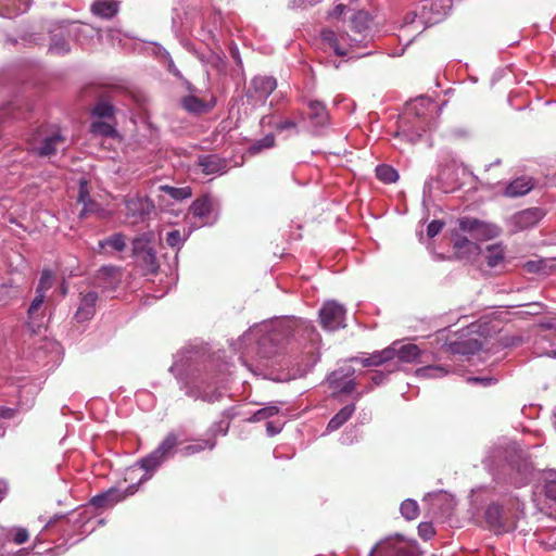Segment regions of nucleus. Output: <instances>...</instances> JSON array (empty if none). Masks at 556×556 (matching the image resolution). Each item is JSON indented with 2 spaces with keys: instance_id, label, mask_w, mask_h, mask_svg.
I'll return each instance as SVG.
<instances>
[{
  "instance_id": "f257e3e1",
  "label": "nucleus",
  "mask_w": 556,
  "mask_h": 556,
  "mask_svg": "<svg viewBox=\"0 0 556 556\" xmlns=\"http://www.w3.org/2000/svg\"><path fill=\"white\" fill-rule=\"evenodd\" d=\"M315 331L306 321L299 318H286L278 321L271 332L269 340L277 345H301L302 342L308 341L304 348L307 349L306 354L309 355L312 363L318 358L317 349L313 343Z\"/></svg>"
},
{
  "instance_id": "f03ea898",
  "label": "nucleus",
  "mask_w": 556,
  "mask_h": 556,
  "mask_svg": "<svg viewBox=\"0 0 556 556\" xmlns=\"http://www.w3.org/2000/svg\"><path fill=\"white\" fill-rule=\"evenodd\" d=\"M28 150L38 156H51L65 143V138L59 131H48L38 128L27 140Z\"/></svg>"
},
{
  "instance_id": "7ed1b4c3",
  "label": "nucleus",
  "mask_w": 556,
  "mask_h": 556,
  "mask_svg": "<svg viewBox=\"0 0 556 556\" xmlns=\"http://www.w3.org/2000/svg\"><path fill=\"white\" fill-rule=\"evenodd\" d=\"M369 556H419V549L416 541H407L396 534L378 542Z\"/></svg>"
},
{
  "instance_id": "20e7f679",
  "label": "nucleus",
  "mask_w": 556,
  "mask_h": 556,
  "mask_svg": "<svg viewBox=\"0 0 556 556\" xmlns=\"http://www.w3.org/2000/svg\"><path fill=\"white\" fill-rule=\"evenodd\" d=\"M179 444V435L175 432H169L155 450H153L146 457L138 460V465L146 471H154L173 455L174 450Z\"/></svg>"
},
{
  "instance_id": "39448f33",
  "label": "nucleus",
  "mask_w": 556,
  "mask_h": 556,
  "mask_svg": "<svg viewBox=\"0 0 556 556\" xmlns=\"http://www.w3.org/2000/svg\"><path fill=\"white\" fill-rule=\"evenodd\" d=\"M485 522L496 533L514 531L517 526V515L511 508H505L492 503L484 513Z\"/></svg>"
},
{
  "instance_id": "423d86ee",
  "label": "nucleus",
  "mask_w": 556,
  "mask_h": 556,
  "mask_svg": "<svg viewBox=\"0 0 556 556\" xmlns=\"http://www.w3.org/2000/svg\"><path fill=\"white\" fill-rule=\"evenodd\" d=\"M412 110L409 109L400 119L396 136H403L407 141L415 143L421 137V134L427 130L428 123L421 119L417 113L412 117Z\"/></svg>"
},
{
  "instance_id": "0eeeda50",
  "label": "nucleus",
  "mask_w": 556,
  "mask_h": 556,
  "mask_svg": "<svg viewBox=\"0 0 556 556\" xmlns=\"http://www.w3.org/2000/svg\"><path fill=\"white\" fill-rule=\"evenodd\" d=\"M320 324L324 329L333 331L341 327H345V309L336 301H328L324 303L319 311Z\"/></svg>"
},
{
  "instance_id": "6e6552de",
  "label": "nucleus",
  "mask_w": 556,
  "mask_h": 556,
  "mask_svg": "<svg viewBox=\"0 0 556 556\" xmlns=\"http://www.w3.org/2000/svg\"><path fill=\"white\" fill-rule=\"evenodd\" d=\"M45 294H37L35 299L31 301L28 311H27V320L25 323V328L28 331L29 336H36L41 332L45 328V317H46V308L43 306L45 303Z\"/></svg>"
},
{
  "instance_id": "1a4fd4ad",
  "label": "nucleus",
  "mask_w": 556,
  "mask_h": 556,
  "mask_svg": "<svg viewBox=\"0 0 556 556\" xmlns=\"http://www.w3.org/2000/svg\"><path fill=\"white\" fill-rule=\"evenodd\" d=\"M127 216L134 218V223L144 220L154 212L155 205L149 198L136 197L126 200Z\"/></svg>"
},
{
  "instance_id": "9d476101",
  "label": "nucleus",
  "mask_w": 556,
  "mask_h": 556,
  "mask_svg": "<svg viewBox=\"0 0 556 556\" xmlns=\"http://www.w3.org/2000/svg\"><path fill=\"white\" fill-rule=\"evenodd\" d=\"M136 490V485H129L125 492H122L117 489H110L101 494L93 496L90 503L96 508L105 509L124 500L127 495H132Z\"/></svg>"
},
{
  "instance_id": "9b49d317",
  "label": "nucleus",
  "mask_w": 556,
  "mask_h": 556,
  "mask_svg": "<svg viewBox=\"0 0 556 556\" xmlns=\"http://www.w3.org/2000/svg\"><path fill=\"white\" fill-rule=\"evenodd\" d=\"M80 300L74 318L77 323H84L90 320L96 314V305L99 295L96 291L90 290L87 292H80Z\"/></svg>"
},
{
  "instance_id": "f8f14e48",
  "label": "nucleus",
  "mask_w": 556,
  "mask_h": 556,
  "mask_svg": "<svg viewBox=\"0 0 556 556\" xmlns=\"http://www.w3.org/2000/svg\"><path fill=\"white\" fill-rule=\"evenodd\" d=\"M545 216V211L541 207H529L517 212L511 217V222L518 230H525L535 226Z\"/></svg>"
},
{
  "instance_id": "ddd939ff",
  "label": "nucleus",
  "mask_w": 556,
  "mask_h": 556,
  "mask_svg": "<svg viewBox=\"0 0 556 556\" xmlns=\"http://www.w3.org/2000/svg\"><path fill=\"white\" fill-rule=\"evenodd\" d=\"M452 242L457 258L468 260L480 252V247L476 242L458 232L453 233Z\"/></svg>"
},
{
  "instance_id": "4468645a",
  "label": "nucleus",
  "mask_w": 556,
  "mask_h": 556,
  "mask_svg": "<svg viewBox=\"0 0 556 556\" xmlns=\"http://www.w3.org/2000/svg\"><path fill=\"white\" fill-rule=\"evenodd\" d=\"M197 164L205 175L223 174L227 170V161L216 154L200 155Z\"/></svg>"
},
{
  "instance_id": "2eb2a0df",
  "label": "nucleus",
  "mask_w": 556,
  "mask_h": 556,
  "mask_svg": "<svg viewBox=\"0 0 556 556\" xmlns=\"http://www.w3.org/2000/svg\"><path fill=\"white\" fill-rule=\"evenodd\" d=\"M277 88V81L274 77L257 76L251 81L249 92H254L260 99H267Z\"/></svg>"
},
{
  "instance_id": "dca6fc26",
  "label": "nucleus",
  "mask_w": 556,
  "mask_h": 556,
  "mask_svg": "<svg viewBox=\"0 0 556 556\" xmlns=\"http://www.w3.org/2000/svg\"><path fill=\"white\" fill-rule=\"evenodd\" d=\"M181 106L189 113L202 115L208 113L215 106V100L204 101L195 96H187L181 99Z\"/></svg>"
},
{
  "instance_id": "f3484780",
  "label": "nucleus",
  "mask_w": 556,
  "mask_h": 556,
  "mask_svg": "<svg viewBox=\"0 0 556 556\" xmlns=\"http://www.w3.org/2000/svg\"><path fill=\"white\" fill-rule=\"evenodd\" d=\"M321 40L331 49H333L334 53L339 56H345L349 53V50L345 48L343 42L346 41L348 35L341 34L338 35L333 30L325 29L321 31Z\"/></svg>"
},
{
  "instance_id": "a211bd4d",
  "label": "nucleus",
  "mask_w": 556,
  "mask_h": 556,
  "mask_svg": "<svg viewBox=\"0 0 556 556\" xmlns=\"http://www.w3.org/2000/svg\"><path fill=\"white\" fill-rule=\"evenodd\" d=\"M481 349V342L473 338L454 341L448 344V351L453 354L459 355H473Z\"/></svg>"
},
{
  "instance_id": "6ab92c4d",
  "label": "nucleus",
  "mask_w": 556,
  "mask_h": 556,
  "mask_svg": "<svg viewBox=\"0 0 556 556\" xmlns=\"http://www.w3.org/2000/svg\"><path fill=\"white\" fill-rule=\"evenodd\" d=\"M534 187L532 178L519 177L513 180L505 189L504 194L509 198H516L527 194Z\"/></svg>"
},
{
  "instance_id": "aec40b11",
  "label": "nucleus",
  "mask_w": 556,
  "mask_h": 556,
  "mask_svg": "<svg viewBox=\"0 0 556 556\" xmlns=\"http://www.w3.org/2000/svg\"><path fill=\"white\" fill-rule=\"evenodd\" d=\"M308 118L316 126H325L329 119V113L326 105L317 100H311L307 103Z\"/></svg>"
},
{
  "instance_id": "412c9836",
  "label": "nucleus",
  "mask_w": 556,
  "mask_h": 556,
  "mask_svg": "<svg viewBox=\"0 0 556 556\" xmlns=\"http://www.w3.org/2000/svg\"><path fill=\"white\" fill-rule=\"evenodd\" d=\"M118 11V3L114 0H96L91 5V12L102 18H112Z\"/></svg>"
},
{
  "instance_id": "4be33fe9",
  "label": "nucleus",
  "mask_w": 556,
  "mask_h": 556,
  "mask_svg": "<svg viewBox=\"0 0 556 556\" xmlns=\"http://www.w3.org/2000/svg\"><path fill=\"white\" fill-rule=\"evenodd\" d=\"M518 463H511L513 469L516 470V473L511 476V482L517 485H523L529 481V477L532 471V467L527 459H522L520 456Z\"/></svg>"
},
{
  "instance_id": "5701e85b",
  "label": "nucleus",
  "mask_w": 556,
  "mask_h": 556,
  "mask_svg": "<svg viewBox=\"0 0 556 556\" xmlns=\"http://www.w3.org/2000/svg\"><path fill=\"white\" fill-rule=\"evenodd\" d=\"M143 275H154L159 271L160 264L153 248L136 257Z\"/></svg>"
},
{
  "instance_id": "b1692460",
  "label": "nucleus",
  "mask_w": 556,
  "mask_h": 556,
  "mask_svg": "<svg viewBox=\"0 0 556 556\" xmlns=\"http://www.w3.org/2000/svg\"><path fill=\"white\" fill-rule=\"evenodd\" d=\"M395 357L394 346H389L382 351L371 354L369 357L361 359L364 367L380 366L383 363L391 361Z\"/></svg>"
},
{
  "instance_id": "393cba45",
  "label": "nucleus",
  "mask_w": 556,
  "mask_h": 556,
  "mask_svg": "<svg viewBox=\"0 0 556 556\" xmlns=\"http://www.w3.org/2000/svg\"><path fill=\"white\" fill-rule=\"evenodd\" d=\"M355 405L350 404L342 407L328 422L327 430L334 431L343 426L354 414Z\"/></svg>"
},
{
  "instance_id": "a878e982",
  "label": "nucleus",
  "mask_w": 556,
  "mask_h": 556,
  "mask_svg": "<svg viewBox=\"0 0 556 556\" xmlns=\"http://www.w3.org/2000/svg\"><path fill=\"white\" fill-rule=\"evenodd\" d=\"M391 346H394L395 357L401 362L412 363L420 355V349L418 345L413 343L401 345L399 349H396L395 344H392Z\"/></svg>"
},
{
  "instance_id": "bb28decb",
  "label": "nucleus",
  "mask_w": 556,
  "mask_h": 556,
  "mask_svg": "<svg viewBox=\"0 0 556 556\" xmlns=\"http://www.w3.org/2000/svg\"><path fill=\"white\" fill-rule=\"evenodd\" d=\"M126 236L122 232H116L99 241V247L101 249L111 248L116 252H123L126 249Z\"/></svg>"
},
{
  "instance_id": "cd10ccee",
  "label": "nucleus",
  "mask_w": 556,
  "mask_h": 556,
  "mask_svg": "<svg viewBox=\"0 0 556 556\" xmlns=\"http://www.w3.org/2000/svg\"><path fill=\"white\" fill-rule=\"evenodd\" d=\"M191 212L193 216L204 218L207 217L212 212V200L205 195L197 199L191 205Z\"/></svg>"
},
{
  "instance_id": "c85d7f7f",
  "label": "nucleus",
  "mask_w": 556,
  "mask_h": 556,
  "mask_svg": "<svg viewBox=\"0 0 556 556\" xmlns=\"http://www.w3.org/2000/svg\"><path fill=\"white\" fill-rule=\"evenodd\" d=\"M504 248L502 244H491L486 248L485 261L489 267H496L504 260Z\"/></svg>"
},
{
  "instance_id": "c756f323",
  "label": "nucleus",
  "mask_w": 556,
  "mask_h": 556,
  "mask_svg": "<svg viewBox=\"0 0 556 556\" xmlns=\"http://www.w3.org/2000/svg\"><path fill=\"white\" fill-rule=\"evenodd\" d=\"M160 191L168 194L170 198L177 201L186 200L192 195V189L189 186L177 188L168 185H163L160 186Z\"/></svg>"
},
{
  "instance_id": "7c9ffc66",
  "label": "nucleus",
  "mask_w": 556,
  "mask_h": 556,
  "mask_svg": "<svg viewBox=\"0 0 556 556\" xmlns=\"http://www.w3.org/2000/svg\"><path fill=\"white\" fill-rule=\"evenodd\" d=\"M498 235V228L492 224L479 220L473 240H489Z\"/></svg>"
},
{
  "instance_id": "2f4dec72",
  "label": "nucleus",
  "mask_w": 556,
  "mask_h": 556,
  "mask_svg": "<svg viewBox=\"0 0 556 556\" xmlns=\"http://www.w3.org/2000/svg\"><path fill=\"white\" fill-rule=\"evenodd\" d=\"M376 177L384 184H392L399 179V174L392 166L382 164L376 167Z\"/></svg>"
},
{
  "instance_id": "473e14b6",
  "label": "nucleus",
  "mask_w": 556,
  "mask_h": 556,
  "mask_svg": "<svg viewBox=\"0 0 556 556\" xmlns=\"http://www.w3.org/2000/svg\"><path fill=\"white\" fill-rule=\"evenodd\" d=\"M151 236L143 233L132 240V255L135 257L152 249Z\"/></svg>"
},
{
  "instance_id": "72a5a7b5",
  "label": "nucleus",
  "mask_w": 556,
  "mask_h": 556,
  "mask_svg": "<svg viewBox=\"0 0 556 556\" xmlns=\"http://www.w3.org/2000/svg\"><path fill=\"white\" fill-rule=\"evenodd\" d=\"M400 510L406 520H414L419 516V506L415 500L403 501Z\"/></svg>"
},
{
  "instance_id": "f704fd0d",
  "label": "nucleus",
  "mask_w": 556,
  "mask_h": 556,
  "mask_svg": "<svg viewBox=\"0 0 556 556\" xmlns=\"http://www.w3.org/2000/svg\"><path fill=\"white\" fill-rule=\"evenodd\" d=\"M71 51L68 42L59 36H53L49 46V52L53 55H65Z\"/></svg>"
},
{
  "instance_id": "c9c22d12",
  "label": "nucleus",
  "mask_w": 556,
  "mask_h": 556,
  "mask_svg": "<svg viewBox=\"0 0 556 556\" xmlns=\"http://www.w3.org/2000/svg\"><path fill=\"white\" fill-rule=\"evenodd\" d=\"M447 372L448 370L443 366H426L416 370V375L421 378H440Z\"/></svg>"
},
{
  "instance_id": "e433bc0d",
  "label": "nucleus",
  "mask_w": 556,
  "mask_h": 556,
  "mask_svg": "<svg viewBox=\"0 0 556 556\" xmlns=\"http://www.w3.org/2000/svg\"><path fill=\"white\" fill-rule=\"evenodd\" d=\"M90 131L96 136L103 137H113L116 134L115 128L111 124L101 121L91 123Z\"/></svg>"
},
{
  "instance_id": "4c0bfd02",
  "label": "nucleus",
  "mask_w": 556,
  "mask_h": 556,
  "mask_svg": "<svg viewBox=\"0 0 556 556\" xmlns=\"http://www.w3.org/2000/svg\"><path fill=\"white\" fill-rule=\"evenodd\" d=\"M274 146H275V136L273 134H267L262 139L253 142L249 148V152H250V154L255 155V154L260 153L262 150L273 148Z\"/></svg>"
},
{
  "instance_id": "58836bf2",
  "label": "nucleus",
  "mask_w": 556,
  "mask_h": 556,
  "mask_svg": "<svg viewBox=\"0 0 556 556\" xmlns=\"http://www.w3.org/2000/svg\"><path fill=\"white\" fill-rule=\"evenodd\" d=\"M114 106L106 101H99L92 110V114L98 117L111 118L114 116Z\"/></svg>"
},
{
  "instance_id": "ea45409f",
  "label": "nucleus",
  "mask_w": 556,
  "mask_h": 556,
  "mask_svg": "<svg viewBox=\"0 0 556 556\" xmlns=\"http://www.w3.org/2000/svg\"><path fill=\"white\" fill-rule=\"evenodd\" d=\"M279 408L275 405L263 407L256 410L249 419L252 422H258L278 414Z\"/></svg>"
},
{
  "instance_id": "a19ab883",
  "label": "nucleus",
  "mask_w": 556,
  "mask_h": 556,
  "mask_svg": "<svg viewBox=\"0 0 556 556\" xmlns=\"http://www.w3.org/2000/svg\"><path fill=\"white\" fill-rule=\"evenodd\" d=\"M479 219L473 217H463L458 220L459 230L462 232H467L470 235L471 239H473V236L477 230Z\"/></svg>"
},
{
  "instance_id": "79ce46f5",
  "label": "nucleus",
  "mask_w": 556,
  "mask_h": 556,
  "mask_svg": "<svg viewBox=\"0 0 556 556\" xmlns=\"http://www.w3.org/2000/svg\"><path fill=\"white\" fill-rule=\"evenodd\" d=\"M52 273L48 269H43L36 289V293L46 295V292L52 287Z\"/></svg>"
},
{
  "instance_id": "37998d69",
  "label": "nucleus",
  "mask_w": 556,
  "mask_h": 556,
  "mask_svg": "<svg viewBox=\"0 0 556 556\" xmlns=\"http://www.w3.org/2000/svg\"><path fill=\"white\" fill-rule=\"evenodd\" d=\"M18 294V289L16 287L2 285L0 287V304H5L8 298H15Z\"/></svg>"
},
{
  "instance_id": "c03bdc74",
  "label": "nucleus",
  "mask_w": 556,
  "mask_h": 556,
  "mask_svg": "<svg viewBox=\"0 0 556 556\" xmlns=\"http://www.w3.org/2000/svg\"><path fill=\"white\" fill-rule=\"evenodd\" d=\"M418 534L424 540H430L435 534L434 527L432 522H421L418 526Z\"/></svg>"
},
{
  "instance_id": "a18cd8bd",
  "label": "nucleus",
  "mask_w": 556,
  "mask_h": 556,
  "mask_svg": "<svg viewBox=\"0 0 556 556\" xmlns=\"http://www.w3.org/2000/svg\"><path fill=\"white\" fill-rule=\"evenodd\" d=\"M83 208L79 212V218H85L90 214H94L100 210V205L93 201L92 199H89L88 202L83 204Z\"/></svg>"
},
{
  "instance_id": "49530a36",
  "label": "nucleus",
  "mask_w": 556,
  "mask_h": 556,
  "mask_svg": "<svg viewBox=\"0 0 556 556\" xmlns=\"http://www.w3.org/2000/svg\"><path fill=\"white\" fill-rule=\"evenodd\" d=\"M89 199H91V198L89 195L88 182L86 180H80L77 201H78V203L84 204V203L88 202Z\"/></svg>"
},
{
  "instance_id": "de8ad7c7",
  "label": "nucleus",
  "mask_w": 556,
  "mask_h": 556,
  "mask_svg": "<svg viewBox=\"0 0 556 556\" xmlns=\"http://www.w3.org/2000/svg\"><path fill=\"white\" fill-rule=\"evenodd\" d=\"M180 242H181V233L179 230L175 229V230L167 232L166 243L169 247H172V248L178 247L180 244Z\"/></svg>"
},
{
  "instance_id": "09e8293b",
  "label": "nucleus",
  "mask_w": 556,
  "mask_h": 556,
  "mask_svg": "<svg viewBox=\"0 0 556 556\" xmlns=\"http://www.w3.org/2000/svg\"><path fill=\"white\" fill-rule=\"evenodd\" d=\"M444 223L441 220H432L427 227V235L429 238L435 237L443 228Z\"/></svg>"
},
{
  "instance_id": "8fccbe9b",
  "label": "nucleus",
  "mask_w": 556,
  "mask_h": 556,
  "mask_svg": "<svg viewBox=\"0 0 556 556\" xmlns=\"http://www.w3.org/2000/svg\"><path fill=\"white\" fill-rule=\"evenodd\" d=\"M29 539L28 531L24 528H20L15 531L13 535V542L16 544H24Z\"/></svg>"
},
{
  "instance_id": "3c124183",
  "label": "nucleus",
  "mask_w": 556,
  "mask_h": 556,
  "mask_svg": "<svg viewBox=\"0 0 556 556\" xmlns=\"http://www.w3.org/2000/svg\"><path fill=\"white\" fill-rule=\"evenodd\" d=\"M546 497L556 501V480H549L544 486Z\"/></svg>"
},
{
  "instance_id": "603ef678",
  "label": "nucleus",
  "mask_w": 556,
  "mask_h": 556,
  "mask_svg": "<svg viewBox=\"0 0 556 556\" xmlns=\"http://www.w3.org/2000/svg\"><path fill=\"white\" fill-rule=\"evenodd\" d=\"M203 450H204V446L201 444H191V445H187V446L182 447L181 453L185 456H190V455L200 453Z\"/></svg>"
},
{
  "instance_id": "864d4df0",
  "label": "nucleus",
  "mask_w": 556,
  "mask_h": 556,
  "mask_svg": "<svg viewBox=\"0 0 556 556\" xmlns=\"http://www.w3.org/2000/svg\"><path fill=\"white\" fill-rule=\"evenodd\" d=\"M296 128V123L292 119H285L279 122L276 125V129L279 131L287 130V129H294Z\"/></svg>"
},
{
  "instance_id": "5fc2aeb1",
  "label": "nucleus",
  "mask_w": 556,
  "mask_h": 556,
  "mask_svg": "<svg viewBox=\"0 0 556 556\" xmlns=\"http://www.w3.org/2000/svg\"><path fill=\"white\" fill-rule=\"evenodd\" d=\"M528 273H539L542 269V262H527L525 265Z\"/></svg>"
},
{
  "instance_id": "6e6d98bb",
  "label": "nucleus",
  "mask_w": 556,
  "mask_h": 556,
  "mask_svg": "<svg viewBox=\"0 0 556 556\" xmlns=\"http://www.w3.org/2000/svg\"><path fill=\"white\" fill-rule=\"evenodd\" d=\"M346 7L344 4H337L330 12H329V16L331 17H340L344 11H345Z\"/></svg>"
},
{
  "instance_id": "4d7b16f0",
  "label": "nucleus",
  "mask_w": 556,
  "mask_h": 556,
  "mask_svg": "<svg viewBox=\"0 0 556 556\" xmlns=\"http://www.w3.org/2000/svg\"><path fill=\"white\" fill-rule=\"evenodd\" d=\"M14 414H15V412L12 408L0 407V418L10 419V418L14 417Z\"/></svg>"
},
{
  "instance_id": "13d9d810",
  "label": "nucleus",
  "mask_w": 556,
  "mask_h": 556,
  "mask_svg": "<svg viewBox=\"0 0 556 556\" xmlns=\"http://www.w3.org/2000/svg\"><path fill=\"white\" fill-rule=\"evenodd\" d=\"M355 388V382L353 380H350L343 384L341 388L342 393H351Z\"/></svg>"
},
{
  "instance_id": "bf43d9fd",
  "label": "nucleus",
  "mask_w": 556,
  "mask_h": 556,
  "mask_svg": "<svg viewBox=\"0 0 556 556\" xmlns=\"http://www.w3.org/2000/svg\"><path fill=\"white\" fill-rule=\"evenodd\" d=\"M266 430H267L268 434H270V435H274L280 431V429L275 427L274 424L270 421H268L266 424Z\"/></svg>"
},
{
  "instance_id": "052dcab7",
  "label": "nucleus",
  "mask_w": 556,
  "mask_h": 556,
  "mask_svg": "<svg viewBox=\"0 0 556 556\" xmlns=\"http://www.w3.org/2000/svg\"><path fill=\"white\" fill-rule=\"evenodd\" d=\"M358 21L362 22V23L366 22L367 21V14L363 13V12H358L355 15V17H354L353 23H356Z\"/></svg>"
},
{
  "instance_id": "680f3d73",
  "label": "nucleus",
  "mask_w": 556,
  "mask_h": 556,
  "mask_svg": "<svg viewBox=\"0 0 556 556\" xmlns=\"http://www.w3.org/2000/svg\"><path fill=\"white\" fill-rule=\"evenodd\" d=\"M472 380L476 381V382H483L485 384L490 383L492 381L491 378H473Z\"/></svg>"
},
{
  "instance_id": "e2e57ef3",
  "label": "nucleus",
  "mask_w": 556,
  "mask_h": 556,
  "mask_svg": "<svg viewBox=\"0 0 556 556\" xmlns=\"http://www.w3.org/2000/svg\"><path fill=\"white\" fill-rule=\"evenodd\" d=\"M4 489L0 486V501L3 498L4 495Z\"/></svg>"
},
{
  "instance_id": "0e129e2a",
  "label": "nucleus",
  "mask_w": 556,
  "mask_h": 556,
  "mask_svg": "<svg viewBox=\"0 0 556 556\" xmlns=\"http://www.w3.org/2000/svg\"><path fill=\"white\" fill-rule=\"evenodd\" d=\"M549 328L556 332V325H551Z\"/></svg>"
},
{
  "instance_id": "69168bd1",
  "label": "nucleus",
  "mask_w": 556,
  "mask_h": 556,
  "mask_svg": "<svg viewBox=\"0 0 556 556\" xmlns=\"http://www.w3.org/2000/svg\"><path fill=\"white\" fill-rule=\"evenodd\" d=\"M66 291H67V290H66V288H65V287H64V288H62V294H63V295H65V294H66Z\"/></svg>"
},
{
  "instance_id": "338daca9",
  "label": "nucleus",
  "mask_w": 556,
  "mask_h": 556,
  "mask_svg": "<svg viewBox=\"0 0 556 556\" xmlns=\"http://www.w3.org/2000/svg\"><path fill=\"white\" fill-rule=\"evenodd\" d=\"M372 380L377 383L379 381V378L372 377Z\"/></svg>"
},
{
  "instance_id": "774afa93",
  "label": "nucleus",
  "mask_w": 556,
  "mask_h": 556,
  "mask_svg": "<svg viewBox=\"0 0 556 556\" xmlns=\"http://www.w3.org/2000/svg\"><path fill=\"white\" fill-rule=\"evenodd\" d=\"M372 380L377 383L379 381V378L372 377Z\"/></svg>"
}]
</instances>
